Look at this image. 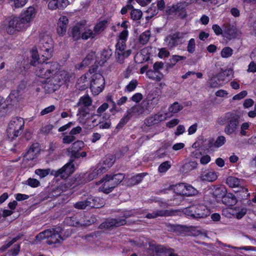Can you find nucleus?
Returning a JSON list of instances; mask_svg holds the SVG:
<instances>
[{"label": "nucleus", "mask_w": 256, "mask_h": 256, "mask_svg": "<svg viewBox=\"0 0 256 256\" xmlns=\"http://www.w3.org/2000/svg\"><path fill=\"white\" fill-rule=\"evenodd\" d=\"M196 43L194 38H191L188 43L187 50L189 53L192 54L195 50Z\"/></svg>", "instance_id": "nucleus-59"}, {"label": "nucleus", "mask_w": 256, "mask_h": 256, "mask_svg": "<svg viewBox=\"0 0 256 256\" xmlns=\"http://www.w3.org/2000/svg\"><path fill=\"white\" fill-rule=\"evenodd\" d=\"M84 142L82 140H77L74 142L70 148V158L72 156H78V152L84 147Z\"/></svg>", "instance_id": "nucleus-23"}, {"label": "nucleus", "mask_w": 256, "mask_h": 256, "mask_svg": "<svg viewBox=\"0 0 256 256\" xmlns=\"http://www.w3.org/2000/svg\"><path fill=\"white\" fill-rule=\"evenodd\" d=\"M22 132V131L14 130H12V129L8 128L6 130L8 138L10 140L12 141L14 140L18 136H20Z\"/></svg>", "instance_id": "nucleus-40"}, {"label": "nucleus", "mask_w": 256, "mask_h": 256, "mask_svg": "<svg viewBox=\"0 0 256 256\" xmlns=\"http://www.w3.org/2000/svg\"><path fill=\"white\" fill-rule=\"evenodd\" d=\"M150 37V33L148 31L142 33L139 36L138 40L142 45L146 44L148 41Z\"/></svg>", "instance_id": "nucleus-45"}, {"label": "nucleus", "mask_w": 256, "mask_h": 256, "mask_svg": "<svg viewBox=\"0 0 256 256\" xmlns=\"http://www.w3.org/2000/svg\"><path fill=\"white\" fill-rule=\"evenodd\" d=\"M50 172V169L46 170H42V169H37L35 171L36 174L38 175L40 178H44L46 176H48Z\"/></svg>", "instance_id": "nucleus-61"}, {"label": "nucleus", "mask_w": 256, "mask_h": 256, "mask_svg": "<svg viewBox=\"0 0 256 256\" xmlns=\"http://www.w3.org/2000/svg\"><path fill=\"white\" fill-rule=\"evenodd\" d=\"M90 202H88V198L86 200L78 201L74 204V207L78 210H83L87 208H90Z\"/></svg>", "instance_id": "nucleus-32"}, {"label": "nucleus", "mask_w": 256, "mask_h": 256, "mask_svg": "<svg viewBox=\"0 0 256 256\" xmlns=\"http://www.w3.org/2000/svg\"><path fill=\"white\" fill-rule=\"evenodd\" d=\"M159 101L158 96L153 97L144 100L140 104L144 114H148L156 106Z\"/></svg>", "instance_id": "nucleus-12"}, {"label": "nucleus", "mask_w": 256, "mask_h": 256, "mask_svg": "<svg viewBox=\"0 0 256 256\" xmlns=\"http://www.w3.org/2000/svg\"><path fill=\"white\" fill-rule=\"evenodd\" d=\"M104 26L105 24L104 22H100L95 26L94 33H95L96 36L104 30Z\"/></svg>", "instance_id": "nucleus-62"}, {"label": "nucleus", "mask_w": 256, "mask_h": 256, "mask_svg": "<svg viewBox=\"0 0 256 256\" xmlns=\"http://www.w3.org/2000/svg\"><path fill=\"white\" fill-rule=\"evenodd\" d=\"M104 84V78L102 74L99 73L94 74L92 76L90 88L92 93L97 95L102 92Z\"/></svg>", "instance_id": "nucleus-7"}, {"label": "nucleus", "mask_w": 256, "mask_h": 256, "mask_svg": "<svg viewBox=\"0 0 256 256\" xmlns=\"http://www.w3.org/2000/svg\"><path fill=\"white\" fill-rule=\"evenodd\" d=\"M186 58L184 56L174 55L170 60V64L172 67L179 61L182 60H186Z\"/></svg>", "instance_id": "nucleus-48"}, {"label": "nucleus", "mask_w": 256, "mask_h": 256, "mask_svg": "<svg viewBox=\"0 0 256 256\" xmlns=\"http://www.w3.org/2000/svg\"><path fill=\"white\" fill-rule=\"evenodd\" d=\"M222 81H219L218 78L214 76L212 78L210 81V84L211 88H218L222 86Z\"/></svg>", "instance_id": "nucleus-54"}, {"label": "nucleus", "mask_w": 256, "mask_h": 256, "mask_svg": "<svg viewBox=\"0 0 256 256\" xmlns=\"http://www.w3.org/2000/svg\"><path fill=\"white\" fill-rule=\"evenodd\" d=\"M236 192L238 198L242 200H246L250 196V194L248 192V189L242 186L239 188Z\"/></svg>", "instance_id": "nucleus-37"}, {"label": "nucleus", "mask_w": 256, "mask_h": 256, "mask_svg": "<svg viewBox=\"0 0 256 256\" xmlns=\"http://www.w3.org/2000/svg\"><path fill=\"white\" fill-rule=\"evenodd\" d=\"M224 34L228 39L235 38L237 36L236 28L230 24H227L224 30Z\"/></svg>", "instance_id": "nucleus-27"}, {"label": "nucleus", "mask_w": 256, "mask_h": 256, "mask_svg": "<svg viewBox=\"0 0 256 256\" xmlns=\"http://www.w3.org/2000/svg\"><path fill=\"white\" fill-rule=\"evenodd\" d=\"M200 178L203 180L213 182L216 180L217 175L214 172L206 170L202 172Z\"/></svg>", "instance_id": "nucleus-24"}, {"label": "nucleus", "mask_w": 256, "mask_h": 256, "mask_svg": "<svg viewBox=\"0 0 256 256\" xmlns=\"http://www.w3.org/2000/svg\"><path fill=\"white\" fill-rule=\"evenodd\" d=\"M88 198V202H90V208H100L104 204V201L101 200L99 198L90 196Z\"/></svg>", "instance_id": "nucleus-25"}, {"label": "nucleus", "mask_w": 256, "mask_h": 256, "mask_svg": "<svg viewBox=\"0 0 256 256\" xmlns=\"http://www.w3.org/2000/svg\"><path fill=\"white\" fill-rule=\"evenodd\" d=\"M102 172V168H100L97 170H94L93 172H92L88 176V180H81V178L84 177V174H82V176L79 175L76 178V184H80L83 182H87L91 181L94 179L96 178L98 174Z\"/></svg>", "instance_id": "nucleus-17"}, {"label": "nucleus", "mask_w": 256, "mask_h": 256, "mask_svg": "<svg viewBox=\"0 0 256 256\" xmlns=\"http://www.w3.org/2000/svg\"><path fill=\"white\" fill-rule=\"evenodd\" d=\"M142 16V12L138 9H133L130 12V16L132 20H140Z\"/></svg>", "instance_id": "nucleus-44"}, {"label": "nucleus", "mask_w": 256, "mask_h": 256, "mask_svg": "<svg viewBox=\"0 0 256 256\" xmlns=\"http://www.w3.org/2000/svg\"><path fill=\"white\" fill-rule=\"evenodd\" d=\"M132 53L130 50H125L123 46L116 49L117 62L122 64L124 63L125 58H127Z\"/></svg>", "instance_id": "nucleus-18"}, {"label": "nucleus", "mask_w": 256, "mask_h": 256, "mask_svg": "<svg viewBox=\"0 0 256 256\" xmlns=\"http://www.w3.org/2000/svg\"><path fill=\"white\" fill-rule=\"evenodd\" d=\"M20 92L18 90H13L10 94L8 98L13 102H18L20 99Z\"/></svg>", "instance_id": "nucleus-47"}, {"label": "nucleus", "mask_w": 256, "mask_h": 256, "mask_svg": "<svg viewBox=\"0 0 256 256\" xmlns=\"http://www.w3.org/2000/svg\"><path fill=\"white\" fill-rule=\"evenodd\" d=\"M68 20L66 16H61L58 22L57 32L60 36H64L66 31Z\"/></svg>", "instance_id": "nucleus-19"}, {"label": "nucleus", "mask_w": 256, "mask_h": 256, "mask_svg": "<svg viewBox=\"0 0 256 256\" xmlns=\"http://www.w3.org/2000/svg\"><path fill=\"white\" fill-rule=\"evenodd\" d=\"M42 60L41 66L38 70H36V75L39 77L46 79V82L49 78V76H50L52 70L50 69V64L48 62L44 63L45 60L43 59Z\"/></svg>", "instance_id": "nucleus-14"}, {"label": "nucleus", "mask_w": 256, "mask_h": 256, "mask_svg": "<svg viewBox=\"0 0 256 256\" xmlns=\"http://www.w3.org/2000/svg\"><path fill=\"white\" fill-rule=\"evenodd\" d=\"M65 76L63 74L56 73L52 77L49 76L48 80L45 82L44 88L50 92H54L64 82Z\"/></svg>", "instance_id": "nucleus-5"}, {"label": "nucleus", "mask_w": 256, "mask_h": 256, "mask_svg": "<svg viewBox=\"0 0 256 256\" xmlns=\"http://www.w3.org/2000/svg\"><path fill=\"white\" fill-rule=\"evenodd\" d=\"M186 4L184 2L177 4L176 5H174L170 10V12H184L187 7Z\"/></svg>", "instance_id": "nucleus-34"}, {"label": "nucleus", "mask_w": 256, "mask_h": 256, "mask_svg": "<svg viewBox=\"0 0 256 256\" xmlns=\"http://www.w3.org/2000/svg\"><path fill=\"white\" fill-rule=\"evenodd\" d=\"M115 160L116 158L114 156L108 155L104 160L103 166L102 168L106 170L110 168L115 162Z\"/></svg>", "instance_id": "nucleus-31"}, {"label": "nucleus", "mask_w": 256, "mask_h": 256, "mask_svg": "<svg viewBox=\"0 0 256 256\" xmlns=\"http://www.w3.org/2000/svg\"><path fill=\"white\" fill-rule=\"evenodd\" d=\"M26 184L31 187L36 188L40 186V182L36 179L29 178Z\"/></svg>", "instance_id": "nucleus-60"}, {"label": "nucleus", "mask_w": 256, "mask_h": 256, "mask_svg": "<svg viewBox=\"0 0 256 256\" xmlns=\"http://www.w3.org/2000/svg\"><path fill=\"white\" fill-rule=\"evenodd\" d=\"M232 74V70H226L219 72L217 74V77L219 81L222 82L226 80L227 77H228Z\"/></svg>", "instance_id": "nucleus-41"}, {"label": "nucleus", "mask_w": 256, "mask_h": 256, "mask_svg": "<svg viewBox=\"0 0 256 256\" xmlns=\"http://www.w3.org/2000/svg\"><path fill=\"white\" fill-rule=\"evenodd\" d=\"M184 214L192 218H205L210 214V210L204 204H196L190 206L184 210Z\"/></svg>", "instance_id": "nucleus-4"}, {"label": "nucleus", "mask_w": 256, "mask_h": 256, "mask_svg": "<svg viewBox=\"0 0 256 256\" xmlns=\"http://www.w3.org/2000/svg\"><path fill=\"white\" fill-rule=\"evenodd\" d=\"M222 202L227 206H232L237 202L236 196L232 193H227L222 196Z\"/></svg>", "instance_id": "nucleus-22"}, {"label": "nucleus", "mask_w": 256, "mask_h": 256, "mask_svg": "<svg viewBox=\"0 0 256 256\" xmlns=\"http://www.w3.org/2000/svg\"><path fill=\"white\" fill-rule=\"evenodd\" d=\"M198 163L195 161H191L186 163L182 168L183 172L187 173L196 168Z\"/></svg>", "instance_id": "nucleus-35"}, {"label": "nucleus", "mask_w": 256, "mask_h": 256, "mask_svg": "<svg viewBox=\"0 0 256 256\" xmlns=\"http://www.w3.org/2000/svg\"><path fill=\"white\" fill-rule=\"evenodd\" d=\"M126 113L130 118L134 116L144 114L140 104L133 106L127 110Z\"/></svg>", "instance_id": "nucleus-30"}, {"label": "nucleus", "mask_w": 256, "mask_h": 256, "mask_svg": "<svg viewBox=\"0 0 256 256\" xmlns=\"http://www.w3.org/2000/svg\"><path fill=\"white\" fill-rule=\"evenodd\" d=\"M95 58V53L94 52H91L88 54L86 58L83 60L82 66H86L90 64V61L93 60Z\"/></svg>", "instance_id": "nucleus-51"}, {"label": "nucleus", "mask_w": 256, "mask_h": 256, "mask_svg": "<svg viewBox=\"0 0 256 256\" xmlns=\"http://www.w3.org/2000/svg\"><path fill=\"white\" fill-rule=\"evenodd\" d=\"M36 10L34 7L30 6L24 10L20 14V16L24 19V22L30 26V24L35 17Z\"/></svg>", "instance_id": "nucleus-15"}, {"label": "nucleus", "mask_w": 256, "mask_h": 256, "mask_svg": "<svg viewBox=\"0 0 256 256\" xmlns=\"http://www.w3.org/2000/svg\"><path fill=\"white\" fill-rule=\"evenodd\" d=\"M130 118V116H128V114L126 113V115L123 118H122L120 120V122L116 126V128H122L123 126H124L126 123H127V122L128 121Z\"/></svg>", "instance_id": "nucleus-64"}, {"label": "nucleus", "mask_w": 256, "mask_h": 256, "mask_svg": "<svg viewBox=\"0 0 256 256\" xmlns=\"http://www.w3.org/2000/svg\"><path fill=\"white\" fill-rule=\"evenodd\" d=\"M177 210H161L160 216H175L178 212Z\"/></svg>", "instance_id": "nucleus-57"}, {"label": "nucleus", "mask_w": 256, "mask_h": 256, "mask_svg": "<svg viewBox=\"0 0 256 256\" xmlns=\"http://www.w3.org/2000/svg\"><path fill=\"white\" fill-rule=\"evenodd\" d=\"M130 216V214H125L123 216L124 218H118L107 220L105 222L100 224V228L102 229H109L113 227H118L124 225L126 222V218Z\"/></svg>", "instance_id": "nucleus-10"}, {"label": "nucleus", "mask_w": 256, "mask_h": 256, "mask_svg": "<svg viewBox=\"0 0 256 256\" xmlns=\"http://www.w3.org/2000/svg\"><path fill=\"white\" fill-rule=\"evenodd\" d=\"M204 142L207 143V144H208L207 146H205L204 145L202 144V142H200V141H198V142H194L192 144V147L194 148H197L200 146V147H203L204 150H205V149L207 150L212 146V142L210 140H206Z\"/></svg>", "instance_id": "nucleus-50"}, {"label": "nucleus", "mask_w": 256, "mask_h": 256, "mask_svg": "<svg viewBox=\"0 0 256 256\" xmlns=\"http://www.w3.org/2000/svg\"><path fill=\"white\" fill-rule=\"evenodd\" d=\"M24 122L22 118L16 117L12 118L8 124V128L14 130L22 131L24 129Z\"/></svg>", "instance_id": "nucleus-16"}, {"label": "nucleus", "mask_w": 256, "mask_h": 256, "mask_svg": "<svg viewBox=\"0 0 256 256\" xmlns=\"http://www.w3.org/2000/svg\"><path fill=\"white\" fill-rule=\"evenodd\" d=\"M30 64L33 66H36L38 64L42 63V62L39 58L38 52L36 50H32L30 52Z\"/></svg>", "instance_id": "nucleus-29"}, {"label": "nucleus", "mask_w": 256, "mask_h": 256, "mask_svg": "<svg viewBox=\"0 0 256 256\" xmlns=\"http://www.w3.org/2000/svg\"><path fill=\"white\" fill-rule=\"evenodd\" d=\"M177 190L176 193L180 195L187 196H194L198 193V190L191 185H188L184 183H181L175 186L174 190Z\"/></svg>", "instance_id": "nucleus-13"}, {"label": "nucleus", "mask_w": 256, "mask_h": 256, "mask_svg": "<svg viewBox=\"0 0 256 256\" xmlns=\"http://www.w3.org/2000/svg\"><path fill=\"white\" fill-rule=\"evenodd\" d=\"M144 176V174L142 173L139 174L135 176H132L128 180V185L132 186L138 184L142 181Z\"/></svg>", "instance_id": "nucleus-36"}, {"label": "nucleus", "mask_w": 256, "mask_h": 256, "mask_svg": "<svg viewBox=\"0 0 256 256\" xmlns=\"http://www.w3.org/2000/svg\"><path fill=\"white\" fill-rule=\"evenodd\" d=\"M61 230L60 228L46 230L36 236L32 244H37L42 240L47 239L46 242L48 244H60L71 235V232H70L66 236H62Z\"/></svg>", "instance_id": "nucleus-1"}, {"label": "nucleus", "mask_w": 256, "mask_h": 256, "mask_svg": "<svg viewBox=\"0 0 256 256\" xmlns=\"http://www.w3.org/2000/svg\"><path fill=\"white\" fill-rule=\"evenodd\" d=\"M41 46L40 49L44 54H42L43 60H46L50 58L52 56V52L53 51L52 40L46 36L42 40H40Z\"/></svg>", "instance_id": "nucleus-9"}, {"label": "nucleus", "mask_w": 256, "mask_h": 256, "mask_svg": "<svg viewBox=\"0 0 256 256\" xmlns=\"http://www.w3.org/2000/svg\"><path fill=\"white\" fill-rule=\"evenodd\" d=\"M186 34L184 32H176L172 35L167 36L164 41L168 48H172L182 43V40Z\"/></svg>", "instance_id": "nucleus-11"}, {"label": "nucleus", "mask_w": 256, "mask_h": 256, "mask_svg": "<svg viewBox=\"0 0 256 256\" xmlns=\"http://www.w3.org/2000/svg\"><path fill=\"white\" fill-rule=\"evenodd\" d=\"M28 26H29L28 24L20 16L10 18L8 21L6 30L10 34H13L16 31L23 30Z\"/></svg>", "instance_id": "nucleus-6"}, {"label": "nucleus", "mask_w": 256, "mask_h": 256, "mask_svg": "<svg viewBox=\"0 0 256 256\" xmlns=\"http://www.w3.org/2000/svg\"><path fill=\"white\" fill-rule=\"evenodd\" d=\"M92 100L88 96H82L77 104V106H90L92 105Z\"/></svg>", "instance_id": "nucleus-39"}, {"label": "nucleus", "mask_w": 256, "mask_h": 256, "mask_svg": "<svg viewBox=\"0 0 256 256\" xmlns=\"http://www.w3.org/2000/svg\"><path fill=\"white\" fill-rule=\"evenodd\" d=\"M226 184L230 188H238L240 184V180L234 176H228L226 178Z\"/></svg>", "instance_id": "nucleus-33"}, {"label": "nucleus", "mask_w": 256, "mask_h": 256, "mask_svg": "<svg viewBox=\"0 0 256 256\" xmlns=\"http://www.w3.org/2000/svg\"><path fill=\"white\" fill-rule=\"evenodd\" d=\"M124 174L118 173L114 174L106 175L98 184L103 182L100 187L99 190L108 194L116 187L124 179Z\"/></svg>", "instance_id": "nucleus-2"}, {"label": "nucleus", "mask_w": 256, "mask_h": 256, "mask_svg": "<svg viewBox=\"0 0 256 256\" xmlns=\"http://www.w3.org/2000/svg\"><path fill=\"white\" fill-rule=\"evenodd\" d=\"M170 227L172 230L178 234H182L186 232L188 228L186 226L178 224L171 225Z\"/></svg>", "instance_id": "nucleus-49"}, {"label": "nucleus", "mask_w": 256, "mask_h": 256, "mask_svg": "<svg viewBox=\"0 0 256 256\" xmlns=\"http://www.w3.org/2000/svg\"><path fill=\"white\" fill-rule=\"evenodd\" d=\"M14 2V6L16 8H20L24 6L28 0H10Z\"/></svg>", "instance_id": "nucleus-63"}, {"label": "nucleus", "mask_w": 256, "mask_h": 256, "mask_svg": "<svg viewBox=\"0 0 256 256\" xmlns=\"http://www.w3.org/2000/svg\"><path fill=\"white\" fill-rule=\"evenodd\" d=\"M96 36L94 33L91 30L86 29L84 32H82V38L83 40H87L88 38H94Z\"/></svg>", "instance_id": "nucleus-53"}, {"label": "nucleus", "mask_w": 256, "mask_h": 256, "mask_svg": "<svg viewBox=\"0 0 256 256\" xmlns=\"http://www.w3.org/2000/svg\"><path fill=\"white\" fill-rule=\"evenodd\" d=\"M182 106L179 104L178 102H175L169 107L168 110L172 113H176L182 110Z\"/></svg>", "instance_id": "nucleus-52"}, {"label": "nucleus", "mask_w": 256, "mask_h": 256, "mask_svg": "<svg viewBox=\"0 0 256 256\" xmlns=\"http://www.w3.org/2000/svg\"><path fill=\"white\" fill-rule=\"evenodd\" d=\"M171 166L170 162L166 161L162 163L158 167V171L160 172H164L167 171Z\"/></svg>", "instance_id": "nucleus-56"}, {"label": "nucleus", "mask_w": 256, "mask_h": 256, "mask_svg": "<svg viewBox=\"0 0 256 256\" xmlns=\"http://www.w3.org/2000/svg\"><path fill=\"white\" fill-rule=\"evenodd\" d=\"M78 154H76L78 156H72L70 158V161L61 168L57 170H52L51 173L52 174L56 177L60 176L62 178H67L70 174L74 172V166L73 164L74 159L79 158L80 156L84 158L86 156V153L85 152H78Z\"/></svg>", "instance_id": "nucleus-3"}, {"label": "nucleus", "mask_w": 256, "mask_h": 256, "mask_svg": "<svg viewBox=\"0 0 256 256\" xmlns=\"http://www.w3.org/2000/svg\"><path fill=\"white\" fill-rule=\"evenodd\" d=\"M240 118V116L238 114H233L231 115L224 130L226 134L231 135L236 134L239 126Z\"/></svg>", "instance_id": "nucleus-8"}, {"label": "nucleus", "mask_w": 256, "mask_h": 256, "mask_svg": "<svg viewBox=\"0 0 256 256\" xmlns=\"http://www.w3.org/2000/svg\"><path fill=\"white\" fill-rule=\"evenodd\" d=\"M108 108V103H104L102 104L96 110V114H94L95 116H100Z\"/></svg>", "instance_id": "nucleus-58"}, {"label": "nucleus", "mask_w": 256, "mask_h": 256, "mask_svg": "<svg viewBox=\"0 0 256 256\" xmlns=\"http://www.w3.org/2000/svg\"><path fill=\"white\" fill-rule=\"evenodd\" d=\"M232 50L230 47L224 48L221 52V56L222 58H227L230 56L232 54Z\"/></svg>", "instance_id": "nucleus-55"}, {"label": "nucleus", "mask_w": 256, "mask_h": 256, "mask_svg": "<svg viewBox=\"0 0 256 256\" xmlns=\"http://www.w3.org/2000/svg\"><path fill=\"white\" fill-rule=\"evenodd\" d=\"M112 54V51L110 49L104 50L101 53L100 61L102 62V64H100H100L102 65L106 62L110 58Z\"/></svg>", "instance_id": "nucleus-38"}, {"label": "nucleus", "mask_w": 256, "mask_h": 256, "mask_svg": "<svg viewBox=\"0 0 256 256\" xmlns=\"http://www.w3.org/2000/svg\"><path fill=\"white\" fill-rule=\"evenodd\" d=\"M38 144H32L27 152L24 155V156L28 160H32L33 159V156H34V153L36 148L38 147Z\"/></svg>", "instance_id": "nucleus-42"}, {"label": "nucleus", "mask_w": 256, "mask_h": 256, "mask_svg": "<svg viewBox=\"0 0 256 256\" xmlns=\"http://www.w3.org/2000/svg\"><path fill=\"white\" fill-rule=\"evenodd\" d=\"M76 106L79 107L78 116H82L83 118L86 117L88 114H90L89 106Z\"/></svg>", "instance_id": "nucleus-43"}, {"label": "nucleus", "mask_w": 256, "mask_h": 256, "mask_svg": "<svg viewBox=\"0 0 256 256\" xmlns=\"http://www.w3.org/2000/svg\"><path fill=\"white\" fill-rule=\"evenodd\" d=\"M165 119V116H163L162 114L158 113L146 119L144 124L146 126H150L156 124H158Z\"/></svg>", "instance_id": "nucleus-21"}, {"label": "nucleus", "mask_w": 256, "mask_h": 256, "mask_svg": "<svg viewBox=\"0 0 256 256\" xmlns=\"http://www.w3.org/2000/svg\"><path fill=\"white\" fill-rule=\"evenodd\" d=\"M84 26L81 24H76L73 27L72 30V35L74 40H78L82 38V34L84 32Z\"/></svg>", "instance_id": "nucleus-26"}, {"label": "nucleus", "mask_w": 256, "mask_h": 256, "mask_svg": "<svg viewBox=\"0 0 256 256\" xmlns=\"http://www.w3.org/2000/svg\"><path fill=\"white\" fill-rule=\"evenodd\" d=\"M232 114V113H228L226 114L224 116L219 118L217 120V123L220 126L226 125L230 119V116H231V115Z\"/></svg>", "instance_id": "nucleus-46"}, {"label": "nucleus", "mask_w": 256, "mask_h": 256, "mask_svg": "<svg viewBox=\"0 0 256 256\" xmlns=\"http://www.w3.org/2000/svg\"><path fill=\"white\" fill-rule=\"evenodd\" d=\"M156 252L157 253L164 254L166 256H178V254L174 252L173 249L168 248L162 246L156 247Z\"/></svg>", "instance_id": "nucleus-28"}, {"label": "nucleus", "mask_w": 256, "mask_h": 256, "mask_svg": "<svg viewBox=\"0 0 256 256\" xmlns=\"http://www.w3.org/2000/svg\"><path fill=\"white\" fill-rule=\"evenodd\" d=\"M68 4V0H52L49 2L48 7L50 10L63 9Z\"/></svg>", "instance_id": "nucleus-20"}]
</instances>
